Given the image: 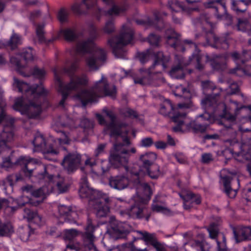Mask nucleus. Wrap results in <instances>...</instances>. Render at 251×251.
Segmentation results:
<instances>
[{"mask_svg": "<svg viewBox=\"0 0 251 251\" xmlns=\"http://www.w3.org/2000/svg\"><path fill=\"white\" fill-rule=\"evenodd\" d=\"M78 68V61L75 60L69 68L63 69V72L70 77V82L65 85L63 84L57 71L55 69L53 71L54 79L59 83V90L62 94V99L59 103L60 106H64L70 92L72 91L77 92L75 97L80 100L84 106L89 102L96 101L98 98L103 95L105 96L115 97L116 92L115 86H113L112 88H110L106 78L103 76L89 90L82 89L87 85V79L85 76L80 77L74 75Z\"/></svg>", "mask_w": 251, "mask_h": 251, "instance_id": "f257e3e1", "label": "nucleus"}, {"mask_svg": "<svg viewBox=\"0 0 251 251\" xmlns=\"http://www.w3.org/2000/svg\"><path fill=\"white\" fill-rule=\"evenodd\" d=\"M88 32L89 38L77 43L76 51L81 55L92 52V55L86 59V63L90 69L96 70L106 61V52L103 49L99 48L94 44L93 41L99 34L97 27L93 24L89 25Z\"/></svg>", "mask_w": 251, "mask_h": 251, "instance_id": "f03ea898", "label": "nucleus"}, {"mask_svg": "<svg viewBox=\"0 0 251 251\" xmlns=\"http://www.w3.org/2000/svg\"><path fill=\"white\" fill-rule=\"evenodd\" d=\"M79 195L82 198L89 199V205L95 210L97 217H106L109 212V198L97 191L89 188L87 182H83L79 188Z\"/></svg>", "mask_w": 251, "mask_h": 251, "instance_id": "7ed1b4c3", "label": "nucleus"}, {"mask_svg": "<svg viewBox=\"0 0 251 251\" xmlns=\"http://www.w3.org/2000/svg\"><path fill=\"white\" fill-rule=\"evenodd\" d=\"M124 143H118L113 145V151H111L108 158L109 163L115 168H119L124 167L126 171L128 168L127 164L130 153L134 154L136 152L135 148H132L130 150L123 149L124 145L128 146L131 142L128 137L123 139Z\"/></svg>", "mask_w": 251, "mask_h": 251, "instance_id": "20e7f679", "label": "nucleus"}, {"mask_svg": "<svg viewBox=\"0 0 251 251\" xmlns=\"http://www.w3.org/2000/svg\"><path fill=\"white\" fill-rule=\"evenodd\" d=\"M174 94L176 96L183 99L186 102L178 104L177 107H176L170 100H166L160 105L159 113L170 119L175 116L176 111L181 112L183 111L182 108H189L191 104V94L190 91L186 88L181 85L179 86L174 91Z\"/></svg>", "mask_w": 251, "mask_h": 251, "instance_id": "39448f33", "label": "nucleus"}, {"mask_svg": "<svg viewBox=\"0 0 251 251\" xmlns=\"http://www.w3.org/2000/svg\"><path fill=\"white\" fill-rule=\"evenodd\" d=\"M134 31L127 25H123L119 36L111 37L107 41V44L112 48L113 53L117 58H125L126 51L124 47L132 40Z\"/></svg>", "mask_w": 251, "mask_h": 251, "instance_id": "423d86ee", "label": "nucleus"}, {"mask_svg": "<svg viewBox=\"0 0 251 251\" xmlns=\"http://www.w3.org/2000/svg\"><path fill=\"white\" fill-rule=\"evenodd\" d=\"M170 57L164 55L162 52H157L155 54V60L152 66L148 68L140 69L141 75L134 77V81L136 84H140L142 85L151 84L153 82V79H155V75L151 73V70L156 65H161L164 69L167 67L166 64L169 61Z\"/></svg>", "mask_w": 251, "mask_h": 251, "instance_id": "0eeeda50", "label": "nucleus"}, {"mask_svg": "<svg viewBox=\"0 0 251 251\" xmlns=\"http://www.w3.org/2000/svg\"><path fill=\"white\" fill-rule=\"evenodd\" d=\"M13 85L18 89L20 92H25L27 96L30 95V99H36L39 96H45L47 91L42 85L31 87L27 83L20 81L16 77L14 78Z\"/></svg>", "mask_w": 251, "mask_h": 251, "instance_id": "6e6552de", "label": "nucleus"}, {"mask_svg": "<svg viewBox=\"0 0 251 251\" xmlns=\"http://www.w3.org/2000/svg\"><path fill=\"white\" fill-rule=\"evenodd\" d=\"M13 108L20 111L22 114H26L29 118H34L41 112L40 103L30 101L28 104L24 105L22 99H18L15 101Z\"/></svg>", "mask_w": 251, "mask_h": 251, "instance_id": "1a4fd4ad", "label": "nucleus"}, {"mask_svg": "<svg viewBox=\"0 0 251 251\" xmlns=\"http://www.w3.org/2000/svg\"><path fill=\"white\" fill-rule=\"evenodd\" d=\"M81 163V155L75 151L65 155L61 164L68 174H71L80 167Z\"/></svg>", "mask_w": 251, "mask_h": 251, "instance_id": "9d476101", "label": "nucleus"}, {"mask_svg": "<svg viewBox=\"0 0 251 251\" xmlns=\"http://www.w3.org/2000/svg\"><path fill=\"white\" fill-rule=\"evenodd\" d=\"M21 56L25 61L24 63L21 61L16 56H12L10 58V61L11 64L17 67V70L18 73L23 76H26L25 73L22 69L26 67V64L34 60L35 57L34 52L31 48H28L23 50L22 52L20 53Z\"/></svg>", "mask_w": 251, "mask_h": 251, "instance_id": "9b49d317", "label": "nucleus"}, {"mask_svg": "<svg viewBox=\"0 0 251 251\" xmlns=\"http://www.w3.org/2000/svg\"><path fill=\"white\" fill-rule=\"evenodd\" d=\"M206 39L207 43L214 48L227 50L229 48L231 38L229 32H226L218 37L213 32L210 31L207 32Z\"/></svg>", "mask_w": 251, "mask_h": 251, "instance_id": "f8f14e48", "label": "nucleus"}, {"mask_svg": "<svg viewBox=\"0 0 251 251\" xmlns=\"http://www.w3.org/2000/svg\"><path fill=\"white\" fill-rule=\"evenodd\" d=\"M103 112L110 120V122L106 124V128L110 131V136L116 138L121 136L122 134V127H126V125L123 123H117L116 116L112 111L104 108Z\"/></svg>", "mask_w": 251, "mask_h": 251, "instance_id": "ddd939ff", "label": "nucleus"}, {"mask_svg": "<svg viewBox=\"0 0 251 251\" xmlns=\"http://www.w3.org/2000/svg\"><path fill=\"white\" fill-rule=\"evenodd\" d=\"M103 112L110 120V122L106 124V128L110 131V136L116 138L121 136L122 134V127H126V125L123 123H117L116 116L112 111L104 108Z\"/></svg>", "mask_w": 251, "mask_h": 251, "instance_id": "4468645a", "label": "nucleus"}, {"mask_svg": "<svg viewBox=\"0 0 251 251\" xmlns=\"http://www.w3.org/2000/svg\"><path fill=\"white\" fill-rule=\"evenodd\" d=\"M189 64L190 61L181 56H176L175 64L172 67L169 72L170 75L177 79L183 78L187 71L186 68Z\"/></svg>", "mask_w": 251, "mask_h": 251, "instance_id": "2eb2a0df", "label": "nucleus"}, {"mask_svg": "<svg viewBox=\"0 0 251 251\" xmlns=\"http://www.w3.org/2000/svg\"><path fill=\"white\" fill-rule=\"evenodd\" d=\"M14 134L12 126H5L0 133V153L12 148Z\"/></svg>", "mask_w": 251, "mask_h": 251, "instance_id": "dca6fc26", "label": "nucleus"}, {"mask_svg": "<svg viewBox=\"0 0 251 251\" xmlns=\"http://www.w3.org/2000/svg\"><path fill=\"white\" fill-rule=\"evenodd\" d=\"M32 143L36 151H42L46 154H57L58 153V151L54 148L51 143L49 142L46 143L42 135L37 134Z\"/></svg>", "mask_w": 251, "mask_h": 251, "instance_id": "f3484780", "label": "nucleus"}, {"mask_svg": "<svg viewBox=\"0 0 251 251\" xmlns=\"http://www.w3.org/2000/svg\"><path fill=\"white\" fill-rule=\"evenodd\" d=\"M102 1L105 4L111 5L112 6L107 10H103L99 7H97L95 15L98 20L100 19L101 15L118 16L125 10L124 8L120 7L115 5L113 0H102Z\"/></svg>", "mask_w": 251, "mask_h": 251, "instance_id": "a211bd4d", "label": "nucleus"}, {"mask_svg": "<svg viewBox=\"0 0 251 251\" xmlns=\"http://www.w3.org/2000/svg\"><path fill=\"white\" fill-rule=\"evenodd\" d=\"M179 195L183 201V207L186 210H190L194 204H200L201 203L200 196L192 192L184 191Z\"/></svg>", "mask_w": 251, "mask_h": 251, "instance_id": "6ab92c4d", "label": "nucleus"}, {"mask_svg": "<svg viewBox=\"0 0 251 251\" xmlns=\"http://www.w3.org/2000/svg\"><path fill=\"white\" fill-rule=\"evenodd\" d=\"M37 160L34 159H27V158L23 156H21L16 162V164L23 166L22 171L25 175L27 177H30L33 172L36 171L37 167H35L36 164L37 163Z\"/></svg>", "mask_w": 251, "mask_h": 251, "instance_id": "aec40b11", "label": "nucleus"}, {"mask_svg": "<svg viewBox=\"0 0 251 251\" xmlns=\"http://www.w3.org/2000/svg\"><path fill=\"white\" fill-rule=\"evenodd\" d=\"M131 174L135 177L133 183L137 189H141L143 191L144 197L141 199V200L143 201V202H147L151 199V197L152 195L150 186L147 183L141 182L140 180L138 172L134 173L131 172Z\"/></svg>", "mask_w": 251, "mask_h": 251, "instance_id": "412c9836", "label": "nucleus"}, {"mask_svg": "<svg viewBox=\"0 0 251 251\" xmlns=\"http://www.w3.org/2000/svg\"><path fill=\"white\" fill-rule=\"evenodd\" d=\"M110 233L117 239L124 238L129 233L127 225L125 223L114 222L111 224Z\"/></svg>", "mask_w": 251, "mask_h": 251, "instance_id": "4be33fe9", "label": "nucleus"}, {"mask_svg": "<svg viewBox=\"0 0 251 251\" xmlns=\"http://www.w3.org/2000/svg\"><path fill=\"white\" fill-rule=\"evenodd\" d=\"M234 238L236 243L251 241V227L239 226L233 228Z\"/></svg>", "mask_w": 251, "mask_h": 251, "instance_id": "5701e85b", "label": "nucleus"}, {"mask_svg": "<svg viewBox=\"0 0 251 251\" xmlns=\"http://www.w3.org/2000/svg\"><path fill=\"white\" fill-rule=\"evenodd\" d=\"M35 177L39 182H50L53 181L57 177L50 174L44 165H39L34 172Z\"/></svg>", "mask_w": 251, "mask_h": 251, "instance_id": "b1692460", "label": "nucleus"}, {"mask_svg": "<svg viewBox=\"0 0 251 251\" xmlns=\"http://www.w3.org/2000/svg\"><path fill=\"white\" fill-rule=\"evenodd\" d=\"M129 183V179L124 175L111 176L109 178L110 186L118 190H122L126 188L128 186Z\"/></svg>", "mask_w": 251, "mask_h": 251, "instance_id": "393cba45", "label": "nucleus"}, {"mask_svg": "<svg viewBox=\"0 0 251 251\" xmlns=\"http://www.w3.org/2000/svg\"><path fill=\"white\" fill-rule=\"evenodd\" d=\"M146 203L143 202L142 200H141L140 203L135 202L130 208V211L129 212V216L133 218L137 219L144 218L147 212V208L145 205Z\"/></svg>", "mask_w": 251, "mask_h": 251, "instance_id": "a878e982", "label": "nucleus"}, {"mask_svg": "<svg viewBox=\"0 0 251 251\" xmlns=\"http://www.w3.org/2000/svg\"><path fill=\"white\" fill-rule=\"evenodd\" d=\"M155 17L154 20L153 21L150 19L147 20H136L135 23L139 25H142L145 26H153L158 29H161L164 27V25L163 21L160 18L159 13L155 12L154 13Z\"/></svg>", "mask_w": 251, "mask_h": 251, "instance_id": "bb28decb", "label": "nucleus"}, {"mask_svg": "<svg viewBox=\"0 0 251 251\" xmlns=\"http://www.w3.org/2000/svg\"><path fill=\"white\" fill-rule=\"evenodd\" d=\"M137 233L141 236L140 239L143 240L147 245L152 246L154 249L157 248L161 244L159 242L155 234L150 233L146 231H138Z\"/></svg>", "mask_w": 251, "mask_h": 251, "instance_id": "cd10ccee", "label": "nucleus"}, {"mask_svg": "<svg viewBox=\"0 0 251 251\" xmlns=\"http://www.w3.org/2000/svg\"><path fill=\"white\" fill-rule=\"evenodd\" d=\"M58 212L60 216L63 217L65 220L67 219L70 222H75L76 213L75 210H73L71 206L60 205L58 207Z\"/></svg>", "mask_w": 251, "mask_h": 251, "instance_id": "c85d7f7f", "label": "nucleus"}, {"mask_svg": "<svg viewBox=\"0 0 251 251\" xmlns=\"http://www.w3.org/2000/svg\"><path fill=\"white\" fill-rule=\"evenodd\" d=\"M223 7L224 9V13L223 14H220L219 13L218 11V7L217 6L213 7V8L215 11V15L218 19L224 20L226 22V25L227 26H231L233 29V25H235L234 24L233 17L232 16L227 13L226 7L225 5H223Z\"/></svg>", "mask_w": 251, "mask_h": 251, "instance_id": "c756f323", "label": "nucleus"}, {"mask_svg": "<svg viewBox=\"0 0 251 251\" xmlns=\"http://www.w3.org/2000/svg\"><path fill=\"white\" fill-rule=\"evenodd\" d=\"M209 124L207 123L203 124L200 122L196 121L191 122L187 126L189 130H191L195 133H201L205 132Z\"/></svg>", "mask_w": 251, "mask_h": 251, "instance_id": "7c9ffc66", "label": "nucleus"}, {"mask_svg": "<svg viewBox=\"0 0 251 251\" xmlns=\"http://www.w3.org/2000/svg\"><path fill=\"white\" fill-rule=\"evenodd\" d=\"M233 29L243 32H251V24L247 19L238 18L237 23L233 25Z\"/></svg>", "mask_w": 251, "mask_h": 251, "instance_id": "2f4dec72", "label": "nucleus"}, {"mask_svg": "<svg viewBox=\"0 0 251 251\" xmlns=\"http://www.w3.org/2000/svg\"><path fill=\"white\" fill-rule=\"evenodd\" d=\"M231 8L237 14L244 13L247 9L249 2L247 0H231Z\"/></svg>", "mask_w": 251, "mask_h": 251, "instance_id": "473e14b6", "label": "nucleus"}, {"mask_svg": "<svg viewBox=\"0 0 251 251\" xmlns=\"http://www.w3.org/2000/svg\"><path fill=\"white\" fill-rule=\"evenodd\" d=\"M186 114L183 111L181 112H177L176 113L175 116L171 118L172 121L177 123V125L173 127V130L175 132H178L181 130V126L183 125V119L185 118Z\"/></svg>", "mask_w": 251, "mask_h": 251, "instance_id": "72a5a7b5", "label": "nucleus"}, {"mask_svg": "<svg viewBox=\"0 0 251 251\" xmlns=\"http://www.w3.org/2000/svg\"><path fill=\"white\" fill-rule=\"evenodd\" d=\"M241 148L243 158L247 161H251V137L242 143Z\"/></svg>", "mask_w": 251, "mask_h": 251, "instance_id": "f704fd0d", "label": "nucleus"}, {"mask_svg": "<svg viewBox=\"0 0 251 251\" xmlns=\"http://www.w3.org/2000/svg\"><path fill=\"white\" fill-rule=\"evenodd\" d=\"M14 232V227L10 222H2L0 219V236H9Z\"/></svg>", "mask_w": 251, "mask_h": 251, "instance_id": "c9c22d12", "label": "nucleus"}, {"mask_svg": "<svg viewBox=\"0 0 251 251\" xmlns=\"http://www.w3.org/2000/svg\"><path fill=\"white\" fill-rule=\"evenodd\" d=\"M223 184L225 188V192L227 196L230 198H234L237 194V191L231 188L230 182L232 178L228 176H225L222 177Z\"/></svg>", "mask_w": 251, "mask_h": 251, "instance_id": "e433bc0d", "label": "nucleus"}, {"mask_svg": "<svg viewBox=\"0 0 251 251\" xmlns=\"http://www.w3.org/2000/svg\"><path fill=\"white\" fill-rule=\"evenodd\" d=\"M44 27H45V24H39L37 25L36 32V35L38 38L39 42L42 44L44 43L47 45L50 44L53 42V41L55 39V38H52L51 39L47 40L44 36Z\"/></svg>", "mask_w": 251, "mask_h": 251, "instance_id": "4c0bfd02", "label": "nucleus"}, {"mask_svg": "<svg viewBox=\"0 0 251 251\" xmlns=\"http://www.w3.org/2000/svg\"><path fill=\"white\" fill-rule=\"evenodd\" d=\"M210 64L215 70L223 71L226 68V59L223 57H216L210 61Z\"/></svg>", "mask_w": 251, "mask_h": 251, "instance_id": "58836bf2", "label": "nucleus"}, {"mask_svg": "<svg viewBox=\"0 0 251 251\" xmlns=\"http://www.w3.org/2000/svg\"><path fill=\"white\" fill-rule=\"evenodd\" d=\"M42 202V201H34L32 198H30L27 196H23L17 200V203L18 207H22L26 204L36 206Z\"/></svg>", "mask_w": 251, "mask_h": 251, "instance_id": "ea45409f", "label": "nucleus"}, {"mask_svg": "<svg viewBox=\"0 0 251 251\" xmlns=\"http://www.w3.org/2000/svg\"><path fill=\"white\" fill-rule=\"evenodd\" d=\"M21 44V37L15 33H13L10 39L7 42L6 46L10 48L11 50H14Z\"/></svg>", "mask_w": 251, "mask_h": 251, "instance_id": "a19ab883", "label": "nucleus"}, {"mask_svg": "<svg viewBox=\"0 0 251 251\" xmlns=\"http://www.w3.org/2000/svg\"><path fill=\"white\" fill-rule=\"evenodd\" d=\"M60 33L62 35L65 40L69 42L74 41L78 37L75 30L71 28L62 29L60 31Z\"/></svg>", "mask_w": 251, "mask_h": 251, "instance_id": "79ce46f5", "label": "nucleus"}, {"mask_svg": "<svg viewBox=\"0 0 251 251\" xmlns=\"http://www.w3.org/2000/svg\"><path fill=\"white\" fill-rule=\"evenodd\" d=\"M24 217L28 221L34 220L35 222H41L42 217L37 213L29 208L24 209Z\"/></svg>", "mask_w": 251, "mask_h": 251, "instance_id": "37998d69", "label": "nucleus"}, {"mask_svg": "<svg viewBox=\"0 0 251 251\" xmlns=\"http://www.w3.org/2000/svg\"><path fill=\"white\" fill-rule=\"evenodd\" d=\"M146 170L148 176L152 179H157L161 175L159 166L155 164L147 169Z\"/></svg>", "mask_w": 251, "mask_h": 251, "instance_id": "c03bdc74", "label": "nucleus"}, {"mask_svg": "<svg viewBox=\"0 0 251 251\" xmlns=\"http://www.w3.org/2000/svg\"><path fill=\"white\" fill-rule=\"evenodd\" d=\"M56 179L53 181L56 182V186L60 193H65L68 190L69 186L64 183V178H61L59 176H56Z\"/></svg>", "mask_w": 251, "mask_h": 251, "instance_id": "a18cd8bd", "label": "nucleus"}, {"mask_svg": "<svg viewBox=\"0 0 251 251\" xmlns=\"http://www.w3.org/2000/svg\"><path fill=\"white\" fill-rule=\"evenodd\" d=\"M69 14V11L65 7H62L58 11L57 17L60 23H66L68 20Z\"/></svg>", "mask_w": 251, "mask_h": 251, "instance_id": "49530a36", "label": "nucleus"}, {"mask_svg": "<svg viewBox=\"0 0 251 251\" xmlns=\"http://www.w3.org/2000/svg\"><path fill=\"white\" fill-rule=\"evenodd\" d=\"M78 235V231L75 229H66L64 231L63 239L65 241H73Z\"/></svg>", "mask_w": 251, "mask_h": 251, "instance_id": "de8ad7c7", "label": "nucleus"}, {"mask_svg": "<svg viewBox=\"0 0 251 251\" xmlns=\"http://www.w3.org/2000/svg\"><path fill=\"white\" fill-rule=\"evenodd\" d=\"M103 32L107 34H111L115 31V27L114 21L109 20L107 21L102 28Z\"/></svg>", "mask_w": 251, "mask_h": 251, "instance_id": "09e8293b", "label": "nucleus"}, {"mask_svg": "<svg viewBox=\"0 0 251 251\" xmlns=\"http://www.w3.org/2000/svg\"><path fill=\"white\" fill-rule=\"evenodd\" d=\"M205 243L203 241H194L192 243L191 246L193 249L192 251H206L204 248Z\"/></svg>", "mask_w": 251, "mask_h": 251, "instance_id": "8fccbe9b", "label": "nucleus"}, {"mask_svg": "<svg viewBox=\"0 0 251 251\" xmlns=\"http://www.w3.org/2000/svg\"><path fill=\"white\" fill-rule=\"evenodd\" d=\"M118 251H149L146 248H139L135 245L133 246H121Z\"/></svg>", "mask_w": 251, "mask_h": 251, "instance_id": "3c124183", "label": "nucleus"}, {"mask_svg": "<svg viewBox=\"0 0 251 251\" xmlns=\"http://www.w3.org/2000/svg\"><path fill=\"white\" fill-rule=\"evenodd\" d=\"M122 114L125 117L131 118H137L138 117V114L137 112L129 108H126L123 110Z\"/></svg>", "mask_w": 251, "mask_h": 251, "instance_id": "603ef678", "label": "nucleus"}, {"mask_svg": "<svg viewBox=\"0 0 251 251\" xmlns=\"http://www.w3.org/2000/svg\"><path fill=\"white\" fill-rule=\"evenodd\" d=\"M148 41L151 45L157 47L159 45L160 38L154 33H151L148 37Z\"/></svg>", "mask_w": 251, "mask_h": 251, "instance_id": "864d4df0", "label": "nucleus"}, {"mask_svg": "<svg viewBox=\"0 0 251 251\" xmlns=\"http://www.w3.org/2000/svg\"><path fill=\"white\" fill-rule=\"evenodd\" d=\"M229 56L232 59L238 64H242V58L241 53L237 51H234L229 53Z\"/></svg>", "mask_w": 251, "mask_h": 251, "instance_id": "5fc2aeb1", "label": "nucleus"}, {"mask_svg": "<svg viewBox=\"0 0 251 251\" xmlns=\"http://www.w3.org/2000/svg\"><path fill=\"white\" fill-rule=\"evenodd\" d=\"M45 188L41 187L37 189H33L32 191L31 196L35 198H44L45 196Z\"/></svg>", "mask_w": 251, "mask_h": 251, "instance_id": "6e6d98bb", "label": "nucleus"}, {"mask_svg": "<svg viewBox=\"0 0 251 251\" xmlns=\"http://www.w3.org/2000/svg\"><path fill=\"white\" fill-rule=\"evenodd\" d=\"M239 130L242 132L251 131V118L247 119L246 123L239 127Z\"/></svg>", "mask_w": 251, "mask_h": 251, "instance_id": "4d7b16f0", "label": "nucleus"}, {"mask_svg": "<svg viewBox=\"0 0 251 251\" xmlns=\"http://www.w3.org/2000/svg\"><path fill=\"white\" fill-rule=\"evenodd\" d=\"M30 230L28 229H22L19 231V236L21 239L24 241H27L29 237Z\"/></svg>", "mask_w": 251, "mask_h": 251, "instance_id": "13d9d810", "label": "nucleus"}, {"mask_svg": "<svg viewBox=\"0 0 251 251\" xmlns=\"http://www.w3.org/2000/svg\"><path fill=\"white\" fill-rule=\"evenodd\" d=\"M33 75L38 78H42L46 75L45 71L43 69H39L37 67H35L33 71Z\"/></svg>", "mask_w": 251, "mask_h": 251, "instance_id": "bf43d9fd", "label": "nucleus"}, {"mask_svg": "<svg viewBox=\"0 0 251 251\" xmlns=\"http://www.w3.org/2000/svg\"><path fill=\"white\" fill-rule=\"evenodd\" d=\"M212 154L210 153H205L201 155V162L204 164H209L213 161Z\"/></svg>", "mask_w": 251, "mask_h": 251, "instance_id": "052dcab7", "label": "nucleus"}, {"mask_svg": "<svg viewBox=\"0 0 251 251\" xmlns=\"http://www.w3.org/2000/svg\"><path fill=\"white\" fill-rule=\"evenodd\" d=\"M151 208H152V210L153 211H155L157 212H162L163 213L167 214L170 212V210L169 209H168L165 207L158 205L156 204H152Z\"/></svg>", "mask_w": 251, "mask_h": 251, "instance_id": "680f3d73", "label": "nucleus"}, {"mask_svg": "<svg viewBox=\"0 0 251 251\" xmlns=\"http://www.w3.org/2000/svg\"><path fill=\"white\" fill-rule=\"evenodd\" d=\"M201 85L203 89H214L215 88L213 83L209 80L201 81Z\"/></svg>", "mask_w": 251, "mask_h": 251, "instance_id": "e2e57ef3", "label": "nucleus"}, {"mask_svg": "<svg viewBox=\"0 0 251 251\" xmlns=\"http://www.w3.org/2000/svg\"><path fill=\"white\" fill-rule=\"evenodd\" d=\"M59 133L61 134V137L57 138L60 144H69L70 140L68 138L67 134L63 131H60Z\"/></svg>", "mask_w": 251, "mask_h": 251, "instance_id": "0e129e2a", "label": "nucleus"}, {"mask_svg": "<svg viewBox=\"0 0 251 251\" xmlns=\"http://www.w3.org/2000/svg\"><path fill=\"white\" fill-rule=\"evenodd\" d=\"M242 58V64H245L249 60L251 59V52L247 50H244L241 53Z\"/></svg>", "mask_w": 251, "mask_h": 251, "instance_id": "69168bd1", "label": "nucleus"}, {"mask_svg": "<svg viewBox=\"0 0 251 251\" xmlns=\"http://www.w3.org/2000/svg\"><path fill=\"white\" fill-rule=\"evenodd\" d=\"M140 161L141 162L142 166L146 169H148L149 167L151 166L152 165H154L155 164L153 162H152L151 160H148L144 158H142V156H140Z\"/></svg>", "mask_w": 251, "mask_h": 251, "instance_id": "338daca9", "label": "nucleus"}, {"mask_svg": "<svg viewBox=\"0 0 251 251\" xmlns=\"http://www.w3.org/2000/svg\"><path fill=\"white\" fill-rule=\"evenodd\" d=\"M153 144V140L151 137H147L143 139L141 142V145L142 147H149Z\"/></svg>", "mask_w": 251, "mask_h": 251, "instance_id": "774afa93", "label": "nucleus"}]
</instances>
